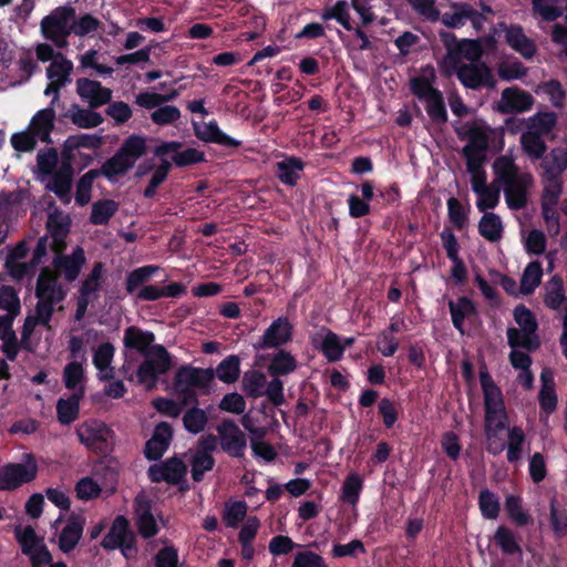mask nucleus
<instances>
[{"instance_id":"1","label":"nucleus","mask_w":567,"mask_h":567,"mask_svg":"<svg viewBox=\"0 0 567 567\" xmlns=\"http://www.w3.org/2000/svg\"><path fill=\"white\" fill-rule=\"evenodd\" d=\"M146 141L141 135H130L124 140L115 154L106 159L101 168L96 169L99 176L114 182L116 177L124 176L134 167L136 161L146 154Z\"/></svg>"},{"instance_id":"2","label":"nucleus","mask_w":567,"mask_h":567,"mask_svg":"<svg viewBox=\"0 0 567 567\" xmlns=\"http://www.w3.org/2000/svg\"><path fill=\"white\" fill-rule=\"evenodd\" d=\"M480 382L484 395L485 424H494L496 430H505L509 419L501 389L486 369L480 370Z\"/></svg>"},{"instance_id":"3","label":"nucleus","mask_w":567,"mask_h":567,"mask_svg":"<svg viewBox=\"0 0 567 567\" xmlns=\"http://www.w3.org/2000/svg\"><path fill=\"white\" fill-rule=\"evenodd\" d=\"M101 546L105 550L120 549L126 559L136 558L138 554L137 537L127 517L124 515L115 516L109 532L101 542Z\"/></svg>"},{"instance_id":"4","label":"nucleus","mask_w":567,"mask_h":567,"mask_svg":"<svg viewBox=\"0 0 567 567\" xmlns=\"http://www.w3.org/2000/svg\"><path fill=\"white\" fill-rule=\"evenodd\" d=\"M79 441L97 455L106 456L113 451L114 432L104 422L89 420L76 429Z\"/></svg>"},{"instance_id":"5","label":"nucleus","mask_w":567,"mask_h":567,"mask_svg":"<svg viewBox=\"0 0 567 567\" xmlns=\"http://www.w3.org/2000/svg\"><path fill=\"white\" fill-rule=\"evenodd\" d=\"M144 358L145 360L136 370V378L141 384L153 389L157 384L158 377L172 369V355L163 344H155L152 347L150 357Z\"/></svg>"},{"instance_id":"6","label":"nucleus","mask_w":567,"mask_h":567,"mask_svg":"<svg viewBox=\"0 0 567 567\" xmlns=\"http://www.w3.org/2000/svg\"><path fill=\"white\" fill-rule=\"evenodd\" d=\"M38 462L32 453L23 455V463H8L0 468V491L12 492L31 483L38 475Z\"/></svg>"},{"instance_id":"7","label":"nucleus","mask_w":567,"mask_h":567,"mask_svg":"<svg viewBox=\"0 0 567 567\" xmlns=\"http://www.w3.org/2000/svg\"><path fill=\"white\" fill-rule=\"evenodd\" d=\"M75 16L76 11L70 4L55 8L41 21L43 35L54 42L65 41L72 34L71 23Z\"/></svg>"},{"instance_id":"8","label":"nucleus","mask_w":567,"mask_h":567,"mask_svg":"<svg viewBox=\"0 0 567 567\" xmlns=\"http://www.w3.org/2000/svg\"><path fill=\"white\" fill-rule=\"evenodd\" d=\"M452 68L461 84L466 89H494L496 85L492 70L485 62L460 63Z\"/></svg>"},{"instance_id":"9","label":"nucleus","mask_w":567,"mask_h":567,"mask_svg":"<svg viewBox=\"0 0 567 567\" xmlns=\"http://www.w3.org/2000/svg\"><path fill=\"white\" fill-rule=\"evenodd\" d=\"M293 337V326L287 317L275 319L264 334L254 343L256 351L280 349Z\"/></svg>"},{"instance_id":"10","label":"nucleus","mask_w":567,"mask_h":567,"mask_svg":"<svg viewBox=\"0 0 567 567\" xmlns=\"http://www.w3.org/2000/svg\"><path fill=\"white\" fill-rule=\"evenodd\" d=\"M217 433L221 450L230 457H244L247 447L246 434L230 419H225L218 424Z\"/></svg>"},{"instance_id":"11","label":"nucleus","mask_w":567,"mask_h":567,"mask_svg":"<svg viewBox=\"0 0 567 567\" xmlns=\"http://www.w3.org/2000/svg\"><path fill=\"white\" fill-rule=\"evenodd\" d=\"M72 219L59 208H54L48 215L45 223L47 234L52 239L50 248L54 252H61L66 249V238L71 230Z\"/></svg>"},{"instance_id":"12","label":"nucleus","mask_w":567,"mask_h":567,"mask_svg":"<svg viewBox=\"0 0 567 567\" xmlns=\"http://www.w3.org/2000/svg\"><path fill=\"white\" fill-rule=\"evenodd\" d=\"M186 473V464L176 456L153 464L147 470V476L152 483L165 482L171 485L179 484Z\"/></svg>"},{"instance_id":"13","label":"nucleus","mask_w":567,"mask_h":567,"mask_svg":"<svg viewBox=\"0 0 567 567\" xmlns=\"http://www.w3.org/2000/svg\"><path fill=\"white\" fill-rule=\"evenodd\" d=\"M54 254L55 256L52 260L53 270L59 274V277L62 275L65 281H75L86 264L84 249L76 246L70 255H65L64 251Z\"/></svg>"},{"instance_id":"14","label":"nucleus","mask_w":567,"mask_h":567,"mask_svg":"<svg viewBox=\"0 0 567 567\" xmlns=\"http://www.w3.org/2000/svg\"><path fill=\"white\" fill-rule=\"evenodd\" d=\"M75 91L79 97L87 103L90 109H99L109 104L113 94L111 89L89 78H79L76 80Z\"/></svg>"},{"instance_id":"15","label":"nucleus","mask_w":567,"mask_h":567,"mask_svg":"<svg viewBox=\"0 0 567 567\" xmlns=\"http://www.w3.org/2000/svg\"><path fill=\"white\" fill-rule=\"evenodd\" d=\"M505 200L509 209L520 210L527 206L528 192L534 185V178L530 173L524 172L512 182L503 183Z\"/></svg>"},{"instance_id":"16","label":"nucleus","mask_w":567,"mask_h":567,"mask_svg":"<svg viewBox=\"0 0 567 567\" xmlns=\"http://www.w3.org/2000/svg\"><path fill=\"white\" fill-rule=\"evenodd\" d=\"M34 295L37 299L61 302L65 299L66 291L59 282V274L50 267H42L37 279Z\"/></svg>"},{"instance_id":"17","label":"nucleus","mask_w":567,"mask_h":567,"mask_svg":"<svg viewBox=\"0 0 567 567\" xmlns=\"http://www.w3.org/2000/svg\"><path fill=\"white\" fill-rule=\"evenodd\" d=\"M215 373L213 369H202L192 365H182L177 369L173 386L174 388H197L206 390L214 380Z\"/></svg>"},{"instance_id":"18","label":"nucleus","mask_w":567,"mask_h":567,"mask_svg":"<svg viewBox=\"0 0 567 567\" xmlns=\"http://www.w3.org/2000/svg\"><path fill=\"white\" fill-rule=\"evenodd\" d=\"M534 103L533 96L523 90L507 87L503 90L497 110L502 114L520 113L528 111Z\"/></svg>"},{"instance_id":"19","label":"nucleus","mask_w":567,"mask_h":567,"mask_svg":"<svg viewBox=\"0 0 567 567\" xmlns=\"http://www.w3.org/2000/svg\"><path fill=\"white\" fill-rule=\"evenodd\" d=\"M134 509L136 514V528L144 539L156 536L159 532L157 523L152 513L150 501L142 496L134 499Z\"/></svg>"},{"instance_id":"20","label":"nucleus","mask_w":567,"mask_h":567,"mask_svg":"<svg viewBox=\"0 0 567 567\" xmlns=\"http://www.w3.org/2000/svg\"><path fill=\"white\" fill-rule=\"evenodd\" d=\"M484 54L482 43L478 39H463L458 41L453 49H450V53L446 55L452 66H457L461 63L463 56L470 63L482 62L481 59Z\"/></svg>"},{"instance_id":"21","label":"nucleus","mask_w":567,"mask_h":567,"mask_svg":"<svg viewBox=\"0 0 567 567\" xmlns=\"http://www.w3.org/2000/svg\"><path fill=\"white\" fill-rule=\"evenodd\" d=\"M540 159L542 176L545 182H555L561 178L567 168V151L565 148L555 147Z\"/></svg>"},{"instance_id":"22","label":"nucleus","mask_w":567,"mask_h":567,"mask_svg":"<svg viewBox=\"0 0 567 567\" xmlns=\"http://www.w3.org/2000/svg\"><path fill=\"white\" fill-rule=\"evenodd\" d=\"M155 334L148 330H142L138 327L130 326L124 330L123 344L128 350L150 357L152 347L155 346Z\"/></svg>"},{"instance_id":"23","label":"nucleus","mask_w":567,"mask_h":567,"mask_svg":"<svg viewBox=\"0 0 567 567\" xmlns=\"http://www.w3.org/2000/svg\"><path fill=\"white\" fill-rule=\"evenodd\" d=\"M447 305L454 328L461 334H464L465 319L470 320L477 316V307L475 302L466 296H461L456 300H450Z\"/></svg>"},{"instance_id":"24","label":"nucleus","mask_w":567,"mask_h":567,"mask_svg":"<svg viewBox=\"0 0 567 567\" xmlns=\"http://www.w3.org/2000/svg\"><path fill=\"white\" fill-rule=\"evenodd\" d=\"M194 131L196 137L206 143L233 148L241 146V142L223 132L216 121H210L202 126L195 125Z\"/></svg>"},{"instance_id":"25","label":"nucleus","mask_w":567,"mask_h":567,"mask_svg":"<svg viewBox=\"0 0 567 567\" xmlns=\"http://www.w3.org/2000/svg\"><path fill=\"white\" fill-rule=\"evenodd\" d=\"M305 167L306 162L302 158L286 156L276 163L275 175L284 185L293 187L298 184Z\"/></svg>"},{"instance_id":"26","label":"nucleus","mask_w":567,"mask_h":567,"mask_svg":"<svg viewBox=\"0 0 567 567\" xmlns=\"http://www.w3.org/2000/svg\"><path fill=\"white\" fill-rule=\"evenodd\" d=\"M506 43L525 59H532L536 53V44L529 39L519 24H511L505 29Z\"/></svg>"},{"instance_id":"27","label":"nucleus","mask_w":567,"mask_h":567,"mask_svg":"<svg viewBox=\"0 0 567 567\" xmlns=\"http://www.w3.org/2000/svg\"><path fill=\"white\" fill-rule=\"evenodd\" d=\"M85 393L84 388L73 392L68 399L60 398L56 402V417L60 424L69 425L80 415V402Z\"/></svg>"},{"instance_id":"28","label":"nucleus","mask_w":567,"mask_h":567,"mask_svg":"<svg viewBox=\"0 0 567 567\" xmlns=\"http://www.w3.org/2000/svg\"><path fill=\"white\" fill-rule=\"evenodd\" d=\"M186 292V287L181 282H171L159 287L156 285L143 286L137 291V300L156 301L162 298H178Z\"/></svg>"},{"instance_id":"29","label":"nucleus","mask_w":567,"mask_h":567,"mask_svg":"<svg viewBox=\"0 0 567 567\" xmlns=\"http://www.w3.org/2000/svg\"><path fill=\"white\" fill-rule=\"evenodd\" d=\"M55 111L52 106H48L38 111L30 123L33 135L41 142L51 143V133L54 128Z\"/></svg>"},{"instance_id":"30","label":"nucleus","mask_w":567,"mask_h":567,"mask_svg":"<svg viewBox=\"0 0 567 567\" xmlns=\"http://www.w3.org/2000/svg\"><path fill=\"white\" fill-rule=\"evenodd\" d=\"M84 519L72 515L59 536V548L63 553L72 551L82 538Z\"/></svg>"},{"instance_id":"31","label":"nucleus","mask_w":567,"mask_h":567,"mask_svg":"<svg viewBox=\"0 0 567 567\" xmlns=\"http://www.w3.org/2000/svg\"><path fill=\"white\" fill-rule=\"evenodd\" d=\"M540 391L538 394L539 406L547 415L551 414L557 408V394L555 390V380L550 369H543L540 373Z\"/></svg>"},{"instance_id":"32","label":"nucleus","mask_w":567,"mask_h":567,"mask_svg":"<svg viewBox=\"0 0 567 567\" xmlns=\"http://www.w3.org/2000/svg\"><path fill=\"white\" fill-rule=\"evenodd\" d=\"M265 359L269 360L267 371L271 377L288 375L298 367L296 358L289 351L282 349H279L275 354L266 355Z\"/></svg>"},{"instance_id":"33","label":"nucleus","mask_w":567,"mask_h":567,"mask_svg":"<svg viewBox=\"0 0 567 567\" xmlns=\"http://www.w3.org/2000/svg\"><path fill=\"white\" fill-rule=\"evenodd\" d=\"M159 267L156 265H145L133 269L126 275L125 278V290L128 295L137 297V291L143 287L147 286V282L156 275Z\"/></svg>"},{"instance_id":"34","label":"nucleus","mask_w":567,"mask_h":567,"mask_svg":"<svg viewBox=\"0 0 567 567\" xmlns=\"http://www.w3.org/2000/svg\"><path fill=\"white\" fill-rule=\"evenodd\" d=\"M94 109H82L73 103L70 110L63 114V117H70L72 123L80 128H94L104 121L103 116L93 111Z\"/></svg>"},{"instance_id":"35","label":"nucleus","mask_w":567,"mask_h":567,"mask_svg":"<svg viewBox=\"0 0 567 567\" xmlns=\"http://www.w3.org/2000/svg\"><path fill=\"white\" fill-rule=\"evenodd\" d=\"M324 332L321 343L317 344L316 340H313L312 346L323 354L328 362H338L344 354V347H341V339L330 329H324Z\"/></svg>"},{"instance_id":"36","label":"nucleus","mask_w":567,"mask_h":567,"mask_svg":"<svg viewBox=\"0 0 567 567\" xmlns=\"http://www.w3.org/2000/svg\"><path fill=\"white\" fill-rule=\"evenodd\" d=\"M503 224L501 217L494 213H484L478 223L480 235L491 243H497L503 237Z\"/></svg>"},{"instance_id":"37","label":"nucleus","mask_w":567,"mask_h":567,"mask_svg":"<svg viewBox=\"0 0 567 567\" xmlns=\"http://www.w3.org/2000/svg\"><path fill=\"white\" fill-rule=\"evenodd\" d=\"M118 210V203L113 199H99L93 203L90 215V223L96 226L107 225L111 218Z\"/></svg>"},{"instance_id":"38","label":"nucleus","mask_w":567,"mask_h":567,"mask_svg":"<svg viewBox=\"0 0 567 567\" xmlns=\"http://www.w3.org/2000/svg\"><path fill=\"white\" fill-rule=\"evenodd\" d=\"M506 334L508 346L512 349L523 348L528 352H534L540 346V341L536 332L527 333L519 331L517 328L511 327L507 329Z\"/></svg>"},{"instance_id":"39","label":"nucleus","mask_w":567,"mask_h":567,"mask_svg":"<svg viewBox=\"0 0 567 567\" xmlns=\"http://www.w3.org/2000/svg\"><path fill=\"white\" fill-rule=\"evenodd\" d=\"M115 348L110 342H104L97 347L93 354V364L94 367L103 372L109 370L105 374L101 377L103 380H112L114 377L113 368H111V363L114 357Z\"/></svg>"},{"instance_id":"40","label":"nucleus","mask_w":567,"mask_h":567,"mask_svg":"<svg viewBox=\"0 0 567 567\" xmlns=\"http://www.w3.org/2000/svg\"><path fill=\"white\" fill-rule=\"evenodd\" d=\"M183 147V143L178 141H168V142H162L159 145L155 146L154 148V156L159 158V165L155 168L159 171L161 173L168 176L169 172L172 171L173 166H175L173 159H172V152L178 151Z\"/></svg>"},{"instance_id":"41","label":"nucleus","mask_w":567,"mask_h":567,"mask_svg":"<svg viewBox=\"0 0 567 567\" xmlns=\"http://www.w3.org/2000/svg\"><path fill=\"white\" fill-rule=\"evenodd\" d=\"M543 277V267L539 261H530L524 269L520 277V293L528 296L540 285Z\"/></svg>"},{"instance_id":"42","label":"nucleus","mask_w":567,"mask_h":567,"mask_svg":"<svg viewBox=\"0 0 567 567\" xmlns=\"http://www.w3.org/2000/svg\"><path fill=\"white\" fill-rule=\"evenodd\" d=\"M266 375L258 370H248L244 373L241 389L248 398L258 399L264 395Z\"/></svg>"},{"instance_id":"43","label":"nucleus","mask_w":567,"mask_h":567,"mask_svg":"<svg viewBox=\"0 0 567 567\" xmlns=\"http://www.w3.org/2000/svg\"><path fill=\"white\" fill-rule=\"evenodd\" d=\"M13 534L23 555L32 554V551L37 550L42 544H44L43 539L37 535L31 525H27L24 527L16 526Z\"/></svg>"},{"instance_id":"44","label":"nucleus","mask_w":567,"mask_h":567,"mask_svg":"<svg viewBox=\"0 0 567 567\" xmlns=\"http://www.w3.org/2000/svg\"><path fill=\"white\" fill-rule=\"evenodd\" d=\"M105 266L102 261L93 264L91 271L84 278L79 289V293L82 296H89L100 291L104 281Z\"/></svg>"},{"instance_id":"45","label":"nucleus","mask_w":567,"mask_h":567,"mask_svg":"<svg viewBox=\"0 0 567 567\" xmlns=\"http://www.w3.org/2000/svg\"><path fill=\"white\" fill-rule=\"evenodd\" d=\"M451 8L453 9V12H444L442 16L440 14L439 20L450 29L463 27L467 21L468 14H471V4L467 2H452Z\"/></svg>"},{"instance_id":"46","label":"nucleus","mask_w":567,"mask_h":567,"mask_svg":"<svg viewBox=\"0 0 567 567\" xmlns=\"http://www.w3.org/2000/svg\"><path fill=\"white\" fill-rule=\"evenodd\" d=\"M215 375L224 383L230 384L240 375V359L236 354L226 357L214 371Z\"/></svg>"},{"instance_id":"47","label":"nucleus","mask_w":567,"mask_h":567,"mask_svg":"<svg viewBox=\"0 0 567 567\" xmlns=\"http://www.w3.org/2000/svg\"><path fill=\"white\" fill-rule=\"evenodd\" d=\"M208 424V414L198 406H192L183 415L184 429L190 434L202 433Z\"/></svg>"},{"instance_id":"48","label":"nucleus","mask_w":567,"mask_h":567,"mask_svg":"<svg viewBox=\"0 0 567 567\" xmlns=\"http://www.w3.org/2000/svg\"><path fill=\"white\" fill-rule=\"evenodd\" d=\"M508 445L506 457L508 463H516L523 454V446L526 441L525 432L519 426L509 427L507 425Z\"/></svg>"},{"instance_id":"49","label":"nucleus","mask_w":567,"mask_h":567,"mask_svg":"<svg viewBox=\"0 0 567 567\" xmlns=\"http://www.w3.org/2000/svg\"><path fill=\"white\" fill-rule=\"evenodd\" d=\"M522 148L532 159H540L547 150L545 141L538 133L525 132L520 136Z\"/></svg>"},{"instance_id":"50","label":"nucleus","mask_w":567,"mask_h":567,"mask_svg":"<svg viewBox=\"0 0 567 567\" xmlns=\"http://www.w3.org/2000/svg\"><path fill=\"white\" fill-rule=\"evenodd\" d=\"M73 70L72 61L68 60L63 54L58 53L55 59L47 69V76L51 81L63 82L65 85L70 82V74Z\"/></svg>"},{"instance_id":"51","label":"nucleus","mask_w":567,"mask_h":567,"mask_svg":"<svg viewBox=\"0 0 567 567\" xmlns=\"http://www.w3.org/2000/svg\"><path fill=\"white\" fill-rule=\"evenodd\" d=\"M363 488V480L358 473H350L341 488L342 502L355 506L359 503L360 494Z\"/></svg>"},{"instance_id":"52","label":"nucleus","mask_w":567,"mask_h":567,"mask_svg":"<svg viewBox=\"0 0 567 567\" xmlns=\"http://www.w3.org/2000/svg\"><path fill=\"white\" fill-rule=\"evenodd\" d=\"M494 540L499 546L503 554L513 556V555H522L523 550L516 537L509 528L506 526L497 527L494 534Z\"/></svg>"},{"instance_id":"53","label":"nucleus","mask_w":567,"mask_h":567,"mask_svg":"<svg viewBox=\"0 0 567 567\" xmlns=\"http://www.w3.org/2000/svg\"><path fill=\"white\" fill-rule=\"evenodd\" d=\"M493 171L501 183L512 182L522 175L511 156L501 155L493 163Z\"/></svg>"},{"instance_id":"54","label":"nucleus","mask_w":567,"mask_h":567,"mask_svg":"<svg viewBox=\"0 0 567 567\" xmlns=\"http://www.w3.org/2000/svg\"><path fill=\"white\" fill-rule=\"evenodd\" d=\"M505 511L508 517L519 527H524L533 522L530 515L523 509L522 498L517 495H507L505 499Z\"/></svg>"},{"instance_id":"55","label":"nucleus","mask_w":567,"mask_h":567,"mask_svg":"<svg viewBox=\"0 0 567 567\" xmlns=\"http://www.w3.org/2000/svg\"><path fill=\"white\" fill-rule=\"evenodd\" d=\"M565 301L563 279L559 276H554L546 287L544 302L549 309L558 310Z\"/></svg>"},{"instance_id":"56","label":"nucleus","mask_w":567,"mask_h":567,"mask_svg":"<svg viewBox=\"0 0 567 567\" xmlns=\"http://www.w3.org/2000/svg\"><path fill=\"white\" fill-rule=\"evenodd\" d=\"M424 102L426 113L433 123L445 124L447 122V111L441 91H437Z\"/></svg>"},{"instance_id":"57","label":"nucleus","mask_w":567,"mask_h":567,"mask_svg":"<svg viewBox=\"0 0 567 567\" xmlns=\"http://www.w3.org/2000/svg\"><path fill=\"white\" fill-rule=\"evenodd\" d=\"M478 507L482 516L485 519H496L499 515L501 504L498 497L489 491L484 488L478 494Z\"/></svg>"},{"instance_id":"58","label":"nucleus","mask_w":567,"mask_h":567,"mask_svg":"<svg viewBox=\"0 0 567 567\" xmlns=\"http://www.w3.org/2000/svg\"><path fill=\"white\" fill-rule=\"evenodd\" d=\"M84 379V369L82 362L71 361L63 369V382L66 389L76 392L80 388H84L82 381Z\"/></svg>"},{"instance_id":"59","label":"nucleus","mask_w":567,"mask_h":567,"mask_svg":"<svg viewBox=\"0 0 567 567\" xmlns=\"http://www.w3.org/2000/svg\"><path fill=\"white\" fill-rule=\"evenodd\" d=\"M468 142L463 147L467 152L486 153L489 144V136L485 128L472 126L467 132Z\"/></svg>"},{"instance_id":"60","label":"nucleus","mask_w":567,"mask_h":567,"mask_svg":"<svg viewBox=\"0 0 567 567\" xmlns=\"http://www.w3.org/2000/svg\"><path fill=\"white\" fill-rule=\"evenodd\" d=\"M0 309L6 310V315L19 316L21 311L20 298L12 286L0 287Z\"/></svg>"},{"instance_id":"61","label":"nucleus","mask_w":567,"mask_h":567,"mask_svg":"<svg viewBox=\"0 0 567 567\" xmlns=\"http://www.w3.org/2000/svg\"><path fill=\"white\" fill-rule=\"evenodd\" d=\"M97 177L100 176L96 169H90L78 181L75 202L79 206H84L90 202L92 185Z\"/></svg>"},{"instance_id":"62","label":"nucleus","mask_w":567,"mask_h":567,"mask_svg":"<svg viewBox=\"0 0 567 567\" xmlns=\"http://www.w3.org/2000/svg\"><path fill=\"white\" fill-rule=\"evenodd\" d=\"M172 159L176 167H187L205 162V153L197 148L188 147L184 151L172 152Z\"/></svg>"},{"instance_id":"63","label":"nucleus","mask_w":567,"mask_h":567,"mask_svg":"<svg viewBox=\"0 0 567 567\" xmlns=\"http://www.w3.org/2000/svg\"><path fill=\"white\" fill-rule=\"evenodd\" d=\"M101 21L90 13L81 16L78 20L74 18L71 23L72 34L78 37H85L92 32H95L101 27Z\"/></svg>"},{"instance_id":"64","label":"nucleus","mask_w":567,"mask_h":567,"mask_svg":"<svg viewBox=\"0 0 567 567\" xmlns=\"http://www.w3.org/2000/svg\"><path fill=\"white\" fill-rule=\"evenodd\" d=\"M59 162V154L55 148L42 150L37 154V166L41 175H52Z\"/></svg>"}]
</instances>
